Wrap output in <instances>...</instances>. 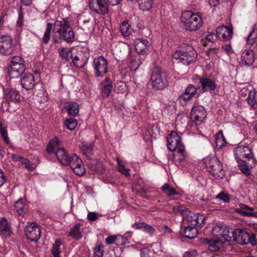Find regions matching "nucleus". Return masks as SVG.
Instances as JSON below:
<instances>
[{
  "label": "nucleus",
  "instance_id": "nucleus-41",
  "mask_svg": "<svg viewBox=\"0 0 257 257\" xmlns=\"http://www.w3.org/2000/svg\"><path fill=\"white\" fill-rule=\"evenodd\" d=\"M162 190L167 196H171L178 195V192L174 188L170 186L168 184L165 183L161 187Z\"/></svg>",
  "mask_w": 257,
  "mask_h": 257
},
{
  "label": "nucleus",
  "instance_id": "nucleus-10",
  "mask_svg": "<svg viewBox=\"0 0 257 257\" xmlns=\"http://www.w3.org/2000/svg\"><path fill=\"white\" fill-rule=\"evenodd\" d=\"M93 67L95 76L103 77L107 72V61L103 56L95 58L93 61Z\"/></svg>",
  "mask_w": 257,
  "mask_h": 257
},
{
  "label": "nucleus",
  "instance_id": "nucleus-49",
  "mask_svg": "<svg viewBox=\"0 0 257 257\" xmlns=\"http://www.w3.org/2000/svg\"><path fill=\"white\" fill-rule=\"evenodd\" d=\"M65 125L68 130L73 131L77 125V121L76 119L72 118L67 119L65 121Z\"/></svg>",
  "mask_w": 257,
  "mask_h": 257
},
{
  "label": "nucleus",
  "instance_id": "nucleus-60",
  "mask_svg": "<svg viewBox=\"0 0 257 257\" xmlns=\"http://www.w3.org/2000/svg\"><path fill=\"white\" fill-rule=\"evenodd\" d=\"M117 237L115 235H111L108 236L106 239V242L108 244H111L113 243L115 241L116 242Z\"/></svg>",
  "mask_w": 257,
  "mask_h": 257
},
{
  "label": "nucleus",
  "instance_id": "nucleus-3",
  "mask_svg": "<svg viewBox=\"0 0 257 257\" xmlns=\"http://www.w3.org/2000/svg\"><path fill=\"white\" fill-rule=\"evenodd\" d=\"M232 237L229 234L224 233L222 236H214L211 239L201 238V243L208 245V249L212 252L226 251L230 248Z\"/></svg>",
  "mask_w": 257,
  "mask_h": 257
},
{
  "label": "nucleus",
  "instance_id": "nucleus-62",
  "mask_svg": "<svg viewBox=\"0 0 257 257\" xmlns=\"http://www.w3.org/2000/svg\"><path fill=\"white\" fill-rule=\"evenodd\" d=\"M103 251L100 247L95 248L94 251V257H102Z\"/></svg>",
  "mask_w": 257,
  "mask_h": 257
},
{
  "label": "nucleus",
  "instance_id": "nucleus-64",
  "mask_svg": "<svg viewBox=\"0 0 257 257\" xmlns=\"http://www.w3.org/2000/svg\"><path fill=\"white\" fill-rule=\"evenodd\" d=\"M196 252L194 250L188 251L184 254V257H194L195 255Z\"/></svg>",
  "mask_w": 257,
  "mask_h": 257
},
{
  "label": "nucleus",
  "instance_id": "nucleus-34",
  "mask_svg": "<svg viewBox=\"0 0 257 257\" xmlns=\"http://www.w3.org/2000/svg\"><path fill=\"white\" fill-rule=\"evenodd\" d=\"M132 227L136 229H142L148 233L152 234L154 232V228L145 222H136L132 225Z\"/></svg>",
  "mask_w": 257,
  "mask_h": 257
},
{
  "label": "nucleus",
  "instance_id": "nucleus-1",
  "mask_svg": "<svg viewBox=\"0 0 257 257\" xmlns=\"http://www.w3.org/2000/svg\"><path fill=\"white\" fill-rule=\"evenodd\" d=\"M61 142L57 137L50 141L47 146V151L52 153L55 151V155L58 161L63 165H69L73 172L81 176L85 173V169L82 160L75 154H68L63 148H60Z\"/></svg>",
  "mask_w": 257,
  "mask_h": 257
},
{
  "label": "nucleus",
  "instance_id": "nucleus-5",
  "mask_svg": "<svg viewBox=\"0 0 257 257\" xmlns=\"http://www.w3.org/2000/svg\"><path fill=\"white\" fill-rule=\"evenodd\" d=\"M181 21L184 25L185 29L189 31H195L198 30L203 23L201 17L190 11H185L182 13Z\"/></svg>",
  "mask_w": 257,
  "mask_h": 257
},
{
  "label": "nucleus",
  "instance_id": "nucleus-11",
  "mask_svg": "<svg viewBox=\"0 0 257 257\" xmlns=\"http://www.w3.org/2000/svg\"><path fill=\"white\" fill-rule=\"evenodd\" d=\"M24 232L27 237L32 241L38 240L41 237L40 226L34 222H27Z\"/></svg>",
  "mask_w": 257,
  "mask_h": 257
},
{
  "label": "nucleus",
  "instance_id": "nucleus-55",
  "mask_svg": "<svg viewBox=\"0 0 257 257\" xmlns=\"http://www.w3.org/2000/svg\"><path fill=\"white\" fill-rule=\"evenodd\" d=\"M226 144V142L223 136L221 138H217L216 140V145L219 149H222Z\"/></svg>",
  "mask_w": 257,
  "mask_h": 257
},
{
  "label": "nucleus",
  "instance_id": "nucleus-36",
  "mask_svg": "<svg viewBox=\"0 0 257 257\" xmlns=\"http://www.w3.org/2000/svg\"><path fill=\"white\" fill-rule=\"evenodd\" d=\"M84 155H85L88 159H91V156L93 154V147L90 144L83 143L80 147Z\"/></svg>",
  "mask_w": 257,
  "mask_h": 257
},
{
  "label": "nucleus",
  "instance_id": "nucleus-15",
  "mask_svg": "<svg viewBox=\"0 0 257 257\" xmlns=\"http://www.w3.org/2000/svg\"><path fill=\"white\" fill-rule=\"evenodd\" d=\"M201 84V90L203 92L209 91H213L217 88L216 80L214 78L207 77H198Z\"/></svg>",
  "mask_w": 257,
  "mask_h": 257
},
{
  "label": "nucleus",
  "instance_id": "nucleus-48",
  "mask_svg": "<svg viewBox=\"0 0 257 257\" xmlns=\"http://www.w3.org/2000/svg\"><path fill=\"white\" fill-rule=\"evenodd\" d=\"M159 130L157 126L156 125H152L147 128L145 133L146 136H149L151 138H155L157 137Z\"/></svg>",
  "mask_w": 257,
  "mask_h": 257
},
{
  "label": "nucleus",
  "instance_id": "nucleus-27",
  "mask_svg": "<svg viewBox=\"0 0 257 257\" xmlns=\"http://www.w3.org/2000/svg\"><path fill=\"white\" fill-rule=\"evenodd\" d=\"M65 108L66 109L68 115L76 116L79 111L78 104L76 102L69 101L65 104Z\"/></svg>",
  "mask_w": 257,
  "mask_h": 257
},
{
  "label": "nucleus",
  "instance_id": "nucleus-13",
  "mask_svg": "<svg viewBox=\"0 0 257 257\" xmlns=\"http://www.w3.org/2000/svg\"><path fill=\"white\" fill-rule=\"evenodd\" d=\"M191 113V117L193 118L196 125H199L202 123L207 115L205 108L199 105H194L192 108Z\"/></svg>",
  "mask_w": 257,
  "mask_h": 257
},
{
  "label": "nucleus",
  "instance_id": "nucleus-4",
  "mask_svg": "<svg viewBox=\"0 0 257 257\" xmlns=\"http://www.w3.org/2000/svg\"><path fill=\"white\" fill-rule=\"evenodd\" d=\"M197 53L194 48L189 45L183 44L173 54V58L179 60V62L188 65L197 58Z\"/></svg>",
  "mask_w": 257,
  "mask_h": 257
},
{
  "label": "nucleus",
  "instance_id": "nucleus-44",
  "mask_svg": "<svg viewBox=\"0 0 257 257\" xmlns=\"http://www.w3.org/2000/svg\"><path fill=\"white\" fill-rule=\"evenodd\" d=\"M130 27V25L127 21L122 22L120 26V31L123 36L127 37L131 34Z\"/></svg>",
  "mask_w": 257,
  "mask_h": 257
},
{
  "label": "nucleus",
  "instance_id": "nucleus-43",
  "mask_svg": "<svg viewBox=\"0 0 257 257\" xmlns=\"http://www.w3.org/2000/svg\"><path fill=\"white\" fill-rule=\"evenodd\" d=\"M237 162L238 164V166L241 172L246 176H249L250 172L247 163L243 160L237 161Z\"/></svg>",
  "mask_w": 257,
  "mask_h": 257
},
{
  "label": "nucleus",
  "instance_id": "nucleus-25",
  "mask_svg": "<svg viewBox=\"0 0 257 257\" xmlns=\"http://www.w3.org/2000/svg\"><path fill=\"white\" fill-rule=\"evenodd\" d=\"M22 87L27 90L32 89L35 85L34 77L30 73H25L21 79Z\"/></svg>",
  "mask_w": 257,
  "mask_h": 257
},
{
  "label": "nucleus",
  "instance_id": "nucleus-31",
  "mask_svg": "<svg viewBox=\"0 0 257 257\" xmlns=\"http://www.w3.org/2000/svg\"><path fill=\"white\" fill-rule=\"evenodd\" d=\"M198 230L196 227H191L190 226L185 227L183 231L184 236L189 239L195 238L198 234Z\"/></svg>",
  "mask_w": 257,
  "mask_h": 257
},
{
  "label": "nucleus",
  "instance_id": "nucleus-54",
  "mask_svg": "<svg viewBox=\"0 0 257 257\" xmlns=\"http://www.w3.org/2000/svg\"><path fill=\"white\" fill-rule=\"evenodd\" d=\"M128 242L127 237L121 235H118L116 239V244L117 245H124Z\"/></svg>",
  "mask_w": 257,
  "mask_h": 257
},
{
  "label": "nucleus",
  "instance_id": "nucleus-57",
  "mask_svg": "<svg viewBox=\"0 0 257 257\" xmlns=\"http://www.w3.org/2000/svg\"><path fill=\"white\" fill-rule=\"evenodd\" d=\"M216 34L215 35L214 33H210L208 35H206V39L210 42L213 43L215 41L217 37Z\"/></svg>",
  "mask_w": 257,
  "mask_h": 257
},
{
  "label": "nucleus",
  "instance_id": "nucleus-37",
  "mask_svg": "<svg viewBox=\"0 0 257 257\" xmlns=\"http://www.w3.org/2000/svg\"><path fill=\"white\" fill-rule=\"evenodd\" d=\"M116 161L117 163L119 171L126 177L130 176V169L126 166L125 163L119 158H116Z\"/></svg>",
  "mask_w": 257,
  "mask_h": 257
},
{
  "label": "nucleus",
  "instance_id": "nucleus-12",
  "mask_svg": "<svg viewBox=\"0 0 257 257\" xmlns=\"http://www.w3.org/2000/svg\"><path fill=\"white\" fill-rule=\"evenodd\" d=\"M89 7L91 10L98 14L104 15L108 12L105 0H89Z\"/></svg>",
  "mask_w": 257,
  "mask_h": 257
},
{
  "label": "nucleus",
  "instance_id": "nucleus-9",
  "mask_svg": "<svg viewBox=\"0 0 257 257\" xmlns=\"http://www.w3.org/2000/svg\"><path fill=\"white\" fill-rule=\"evenodd\" d=\"M89 58V53L87 49L82 51V49H77L74 51L71 57V65L78 68H83L87 63Z\"/></svg>",
  "mask_w": 257,
  "mask_h": 257
},
{
  "label": "nucleus",
  "instance_id": "nucleus-18",
  "mask_svg": "<svg viewBox=\"0 0 257 257\" xmlns=\"http://www.w3.org/2000/svg\"><path fill=\"white\" fill-rule=\"evenodd\" d=\"M14 50L12 39L9 36L0 38V54L3 55L10 54Z\"/></svg>",
  "mask_w": 257,
  "mask_h": 257
},
{
  "label": "nucleus",
  "instance_id": "nucleus-52",
  "mask_svg": "<svg viewBox=\"0 0 257 257\" xmlns=\"http://www.w3.org/2000/svg\"><path fill=\"white\" fill-rule=\"evenodd\" d=\"M197 90V88L195 87L193 85L189 84L186 88L184 92L187 93V94L194 96V95L196 94Z\"/></svg>",
  "mask_w": 257,
  "mask_h": 257
},
{
  "label": "nucleus",
  "instance_id": "nucleus-17",
  "mask_svg": "<svg viewBox=\"0 0 257 257\" xmlns=\"http://www.w3.org/2000/svg\"><path fill=\"white\" fill-rule=\"evenodd\" d=\"M230 235L232 237L231 242L235 241L240 244H247L249 240V234L242 230L237 229L231 231Z\"/></svg>",
  "mask_w": 257,
  "mask_h": 257
},
{
  "label": "nucleus",
  "instance_id": "nucleus-46",
  "mask_svg": "<svg viewBox=\"0 0 257 257\" xmlns=\"http://www.w3.org/2000/svg\"><path fill=\"white\" fill-rule=\"evenodd\" d=\"M0 133L5 143L8 145H10L11 143L8 137L7 128L6 126H3L2 123H0Z\"/></svg>",
  "mask_w": 257,
  "mask_h": 257
},
{
  "label": "nucleus",
  "instance_id": "nucleus-42",
  "mask_svg": "<svg viewBox=\"0 0 257 257\" xmlns=\"http://www.w3.org/2000/svg\"><path fill=\"white\" fill-rule=\"evenodd\" d=\"M173 212L177 215H180L184 218L188 209L183 205H177L173 207Z\"/></svg>",
  "mask_w": 257,
  "mask_h": 257
},
{
  "label": "nucleus",
  "instance_id": "nucleus-50",
  "mask_svg": "<svg viewBox=\"0 0 257 257\" xmlns=\"http://www.w3.org/2000/svg\"><path fill=\"white\" fill-rule=\"evenodd\" d=\"M215 198L219 199L224 203H228L230 201L229 195L227 193H224V192H220L216 196Z\"/></svg>",
  "mask_w": 257,
  "mask_h": 257
},
{
  "label": "nucleus",
  "instance_id": "nucleus-30",
  "mask_svg": "<svg viewBox=\"0 0 257 257\" xmlns=\"http://www.w3.org/2000/svg\"><path fill=\"white\" fill-rule=\"evenodd\" d=\"M11 234V228L6 219L0 220V235L7 237Z\"/></svg>",
  "mask_w": 257,
  "mask_h": 257
},
{
  "label": "nucleus",
  "instance_id": "nucleus-21",
  "mask_svg": "<svg viewBox=\"0 0 257 257\" xmlns=\"http://www.w3.org/2000/svg\"><path fill=\"white\" fill-rule=\"evenodd\" d=\"M254 61V52L251 49H246L241 55L239 64L241 67H248L253 64Z\"/></svg>",
  "mask_w": 257,
  "mask_h": 257
},
{
  "label": "nucleus",
  "instance_id": "nucleus-24",
  "mask_svg": "<svg viewBox=\"0 0 257 257\" xmlns=\"http://www.w3.org/2000/svg\"><path fill=\"white\" fill-rule=\"evenodd\" d=\"M235 211L242 216L257 217V212H253L252 208L242 203L239 204L238 208H236Z\"/></svg>",
  "mask_w": 257,
  "mask_h": 257
},
{
  "label": "nucleus",
  "instance_id": "nucleus-16",
  "mask_svg": "<svg viewBox=\"0 0 257 257\" xmlns=\"http://www.w3.org/2000/svg\"><path fill=\"white\" fill-rule=\"evenodd\" d=\"M4 98L6 101L10 103L18 104L21 102V97L19 92L12 88L4 89Z\"/></svg>",
  "mask_w": 257,
  "mask_h": 257
},
{
  "label": "nucleus",
  "instance_id": "nucleus-23",
  "mask_svg": "<svg viewBox=\"0 0 257 257\" xmlns=\"http://www.w3.org/2000/svg\"><path fill=\"white\" fill-rule=\"evenodd\" d=\"M173 160L177 164H180L183 162L187 156V153L184 145L180 146L179 148L173 151Z\"/></svg>",
  "mask_w": 257,
  "mask_h": 257
},
{
  "label": "nucleus",
  "instance_id": "nucleus-20",
  "mask_svg": "<svg viewBox=\"0 0 257 257\" xmlns=\"http://www.w3.org/2000/svg\"><path fill=\"white\" fill-rule=\"evenodd\" d=\"M134 44L135 50L139 54L143 55L149 52L150 43L147 40L143 38L136 39Z\"/></svg>",
  "mask_w": 257,
  "mask_h": 257
},
{
  "label": "nucleus",
  "instance_id": "nucleus-56",
  "mask_svg": "<svg viewBox=\"0 0 257 257\" xmlns=\"http://www.w3.org/2000/svg\"><path fill=\"white\" fill-rule=\"evenodd\" d=\"M87 218L89 220L94 221L98 218V214L96 212H89L87 215Z\"/></svg>",
  "mask_w": 257,
  "mask_h": 257
},
{
  "label": "nucleus",
  "instance_id": "nucleus-2",
  "mask_svg": "<svg viewBox=\"0 0 257 257\" xmlns=\"http://www.w3.org/2000/svg\"><path fill=\"white\" fill-rule=\"evenodd\" d=\"M53 29L52 38L54 44L59 43L60 40L67 42H71L75 38L74 32L70 27L68 19H63L62 21L57 20L54 24L48 23L44 31L41 42L45 45L48 43L50 39V34Z\"/></svg>",
  "mask_w": 257,
  "mask_h": 257
},
{
  "label": "nucleus",
  "instance_id": "nucleus-28",
  "mask_svg": "<svg viewBox=\"0 0 257 257\" xmlns=\"http://www.w3.org/2000/svg\"><path fill=\"white\" fill-rule=\"evenodd\" d=\"M112 89V83L109 78H106L101 83V94L103 97H108Z\"/></svg>",
  "mask_w": 257,
  "mask_h": 257
},
{
  "label": "nucleus",
  "instance_id": "nucleus-35",
  "mask_svg": "<svg viewBox=\"0 0 257 257\" xmlns=\"http://www.w3.org/2000/svg\"><path fill=\"white\" fill-rule=\"evenodd\" d=\"M257 39V24H255L252 31L250 32L246 39V43L248 45L252 46Z\"/></svg>",
  "mask_w": 257,
  "mask_h": 257
},
{
  "label": "nucleus",
  "instance_id": "nucleus-33",
  "mask_svg": "<svg viewBox=\"0 0 257 257\" xmlns=\"http://www.w3.org/2000/svg\"><path fill=\"white\" fill-rule=\"evenodd\" d=\"M74 51V49L70 50L69 48H60L58 49L60 57L66 61H69Z\"/></svg>",
  "mask_w": 257,
  "mask_h": 257
},
{
  "label": "nucleus",
  "instance_id": "nucleus-14",
  "mask_svg": "<svg viewBox=\"0 0 257 257\" xmlns=\"http://www.w3.org/2000/svg\"><path fill=\"white\" fill-rule=\"evenodd\" d=\"M184 219L193 225L200 227L204 223L205 217L202 214H196L188 210Z\"/></svg>",
  "mask_w": 257,
  "mask_h": 257
},
{
  "label": "nucleus",
  "instance_id": "nucleus-61",
  "mask_svg": "<svg viewBox=\"0 0 257 257\" xmlns=\"http://www.w3.org/2000/svg\"><path fill=\"white\" fill-rule=\"evenodd\" d=\"M141 63L142 62H141L140 59L139 58L133 59L131 61L132 66L136 67L135 70L138 68Z\"/></svg>",
  "mask_w": 257,
  "mask_h": 257
},
{
  "label": "nucleus",
  "instance_id": "nucleus-8",
  "mask_svg": "<svg viewBox=\"0 0 257 257\" xmlns=\"http://www.w3.org/2000/svg\"><path fill=\"white\" fill-rule=\"evenodd\" d=\"M151 84L153 88L162 90L168 84L166 73L158 67H155L151 78Z\"/></svg>",
  "mask_w": 257,
  "mask_h": 257
},
{
  "label": "nucleus",
  "instance_id": "nucleus-40",
  "mask_svg": "<svg viewBox=\"0 0 257 257\" xmlns=\"http://www.w3.org/2000/svg\"><path fill=\"white\" fill-rule=\"evenodd\" d=\"M212 233L215 236L221 237L224 233L230 235V232L228 228H223L220 226H215L212 229Z\"/></svg>",
  "mask_w": 257,
  "mask_h": 257
},
{
  "label": "nucleus",
  "instance_id": "nucleus-59",
  "mask_svg": "<svg viewBox=\"0 0 257 257\" xmlns=\"http://www.w3.org/2000/svg\"><path fill=\"white\" fill-rule=\"evenodd\" d=\"M192 95H190L189 94H187V93L183 92L180 95V99L184 100L185 102H187L190 101L193 97Z\"/></svg>",
  "mask_w": 257,
  "mask_h": 257
},
{
  "label": "nucleus",
  "instance_id": "nucleus-63",
  "mask_svg": "<svg viewBox=\"0 0 257 257\" xmlns=\"http://www.w3.org/2000/svg\"><path fill=\"white\" fill-rule=\"evenodd\" d=\"M7 179L2 170L0 169V187L2 186L6 182Z\"/></svg>",
  "mask_w": 257,
  "mask_h": 257
},
{
  "label": "nucleus",
  "instance_id": "nucleus-29",
  "mask_svg": "<svg viewBox=\"0 0 257 257\" xmlns=\"http://www.w3.org/2000/svg\"><path fill=\"white\" fill-rule=\"evenodd\" d=\"M246 101L251 109H257V91L255 90L252 89L249 91Z\"/></svg>",
  "mask_w": 257,
  "mask_h": 257
},
{
  "label": "nucleus",
  "instance_id": "nucleus-47",
  "mask_svg": "<svg viewBox=\"0 0 257 257\" xmlns=\"http://www.w3.org/2000/svg\"><path fill=\"white\" fill-rule=\"evenodd\" d=\"M48 97L44 93H40L35 96V103L37 104H44L47 102Z\"/></svg>",
  "mask_w": 257,
  "mask_h": 257
},
{
  "label": "nucleus",
  "instance_id": "nucleus-7",
  "mask_svg": "<svg viewBox=\"0 0 257 257\" xmlns=\"http://www.w3.org/2000/svg\"><path fill=\"white\" fill-rule=\"evenodd\" d=\"M205 164L208 171L215 178H222L224 176L222 164L217 158L207 157L205 159Z\"/></svg>",
  "mask_w": 257,
  "mask_h": 257
},
{
  "label": "nucleus",
  "instance_id": "nucleus-22",
  "mask_svg": "<svg viewBox=\"0 0 257 257\" xmlns=\"http://www.w3.org/2000/svg\"><path fill=\"white\" fill-rule=\"evenodd\" d=\"M217 37L224 42L228 41L232 38L233 34L232 26L230 27L221 26L216 30Z\"/></svg>",
  "mask_w": 257,
  "mask_h": 257
},
{
  "label": "nucleus",
  "instance_id": "nucleus-51",
  "mask_svg": "<svg viewBox=\"0 0 257 257\" xmlns=\"http://www.w3.org/2000/svg\"><path fill=\"white\" fill-rule=\"evenodd\" d=\"M153 251L150 248H144L141 250V257H153Z\"/></svg>",
  "mask_w": 257,
  "mask_h": 257
},
{
  "label": "nucleus",
  "instance_id": "nucleus-45",
  "mask_svg": "<svg viewBox=\"0 0 257 257\" xmlns=\"http://www.w3.org/2000/svg\"><path fill=\"white\" fill-rule=\"evenodd\" d=\"M62 242L60 239H56L52 248L51 252L54 257H60V246Z\"/></svg>",
  "mask_w": 257,
  "mask_h": 257
},
{
  "label": "nucleus",
  "instance_id": "nucleus-32",
  "mask_svg": "<svg viewBox=\"0 0 257 257\" xmlns=\"http://www.w3.org/2000/svg\"><path fill=\"white\" fill-rule=\"evenodd\" d=\"M80 224H76L70 228L69 235L76 240H78L82 237L81 231L80 230Z\"/></svg>",
  "mask_w": 257,
  "mask_h": 257
},
{
  "label": "nucleus",
  "instance_id": "nucleus-38",
  "mask_svg": "<svg viewBox=\"0 0 257 257\" xmlns=\"http://www.w3.org/2000/svg\"><path fill=\"white\" fill-rule=\"evenodd\" d=\"M137 2L143 11H149L153 7V0H138Z\"/></svg>",
  "mask_w": 257,
  "mask_h": 257
},
{
  "label": "nucleus",
  "instance_id": "nucleus-39",
  "mask_svg": "<svg viewBox=\"0 0 257 257\" xmlns=\"http://www.w3.org/2000/svg\"><path fill=\"white\" fill-rule=\"evenodd\" d=\"M245 146H240L234 149V156L236 161L243 160L245 158Z\"/></svg>",
  "mask_w": 257,
  "mask_h": 257
},
{
  "label": "nucleus",
  "instance_id": "nucleus-58",
  "mask_svg": "<svg viewBox=\"0 0 257 257\" xmlns=\"http://www.w3.org/2000/svg\"><path fill=\"white\" fill-rule=\"evenodd\" d=\"M115 87L120 91H124L126 88V84L123 82L118 81L116 82Z\"/></svg>",
  "mask_w": 257,
  "mask_h": 257
},
{
  "label": "nucleus",
  "instance_id": "nucleus-6",
  "mask_svg": "<svg viewBox=\"0 0 257 257\" xmlns=\"http://www.w3.org/2000/svg\"><path fill=\"white\" fill-rule=\"evenodd\" d=\"M25 70V61L22 57L15 56L12 57L8 70L11 78H19L24 73Z\"/></svg>",
  "mask_w": 257,
  "mask_h": 257
},
{
  "label": "nucleus",
  "instance_id": "nucleus-19",
  "mask_svg": "<svg viewBox=\"0 0 257 257\" xmlns=\"http://www.w3.org/2000/svg\"><path fill=\"white\" fill-rule=\"evenodd\" d=\"M181 145H184L181 141L180 136L176 132H171L167 138V146L168 149L171 151H173L179 148Z\"/></svg>",
  "mask_w": 257,
  "mask_h": 257
},
{
  "label": "nucleus",
  "instance_id": "nucleus-26",
  "mask_svg": "<svg viewBox=\"0 0 257 257\" xmlns=\"http://www.w3.org/2000/svg\"><path fill=\"white\" fill-rule=\"evenodd\" d=\"M28 205L24 201L20 199L15 202L14 210L20 216H24L28 211Z\"/></svg>",
  "mask_w": 257,
  "mask_h": 257
},
{
  "label": "nucleus",
  "instance_id": "nucleus-53",
  "mask_svg": "<svg viewBox=\"0 0 257 257\" xmlns=\"http://www.w3.org/2000/svg\"><path fill=\"white\" fill-rule=\"evenodd\" d=\"M245 158L248 159L249 160H251L252 162L254 161V159L253 158V155L251 153L250 148L248 146H245Z\"/></svg>",
  "mask_w": 257,
  "mask_h": 257
}]
</instances>
